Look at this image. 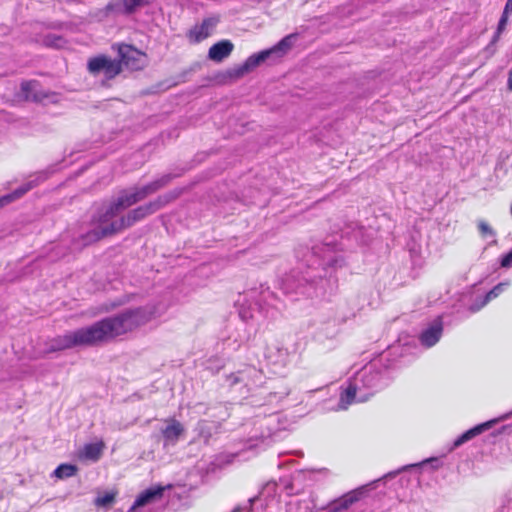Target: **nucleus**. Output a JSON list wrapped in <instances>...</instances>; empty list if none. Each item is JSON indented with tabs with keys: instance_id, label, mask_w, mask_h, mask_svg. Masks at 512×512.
Masks as SVG:
<instances>
[{
	"instance_id": "nucleus-32",
	"label": "nucleus",
	"mask_w": 512,
	"mask_h": 512,
	"mask_svg": "<svg viewBox=\"0 0 512 512\" xmlns=\"http://www.w3.org/2000/svg\"><path fill=\"white\" fill-rule=\"evenodd\" d=\"M152 0H127L129 4V9L132 14L135 13L138 9L145 7L150 4Z\"/></svg>"
},
{
	"instance_id": "nucleus-28",
	"label": "nucleus",
	"mask_w": 512,
	"mask_h": 512,
	"mask_svg": "<svg viewBox=\"0 0 512 512\" xmlns=\"http://www.w3.org/2000/svg\"><path fill=\"white\" fill-rule=\"evenodd\" d=\"M44 43L50 47L60 48L65 44V40L62 36L48 34L44 38Z\"/></svg>"
},
{
	"instance_id": "nucleus-8",
	"label": "nucleus",
	"mask_w": 512,
	"mask_h": 512,
	"mask_svg": "<svg viewBox=\"0 0 512 512\" xmlns=\"http://www.w3.org/2000/svg\"><path fill=\"white\" fill-rule=\"evenodd\" d=\"M87 68L93 75L103 73L108 80L113 79L121 73V63L105 55L90 58Z\"/></svg>"
},
{
	"instance_id": "nucleus-39",
	"label": "nucleus",
	"mask_w": 512,
	"mask_h": 512,
	"mask_svg": "<svg viewBox=\"0 0 512 512\" xmlns=\"http://www.w3.org/2000/svg\"><path fill=\"white\" fill-rule=\"evenodd\" d=\"M503 12L505 14H512V0H507Z\"/></svg>"
},
{
	"instance_id": "nucleus-34",
	"label": "nucleus",
	"mask_w": 512,
	"mask_h": 512,
	"mask_svg": "<svg viewBox=\"0 0 512 512\" xmlns=\"http://www.w3.org/2000/svg\"><path fill=\"white\" fill-rule=\"evenodd\" d=\"M272 422H274V421H273L272 419H269V420L267 421V423H266V428H267V430H268V433H267V434L262 433V434L260 435V438H261V440H262L263 442H264L265 440H267V439H271V440L273 441V440L278 436V435H277V431H276V430H272V429L270 428V424H271Z\"/></svg>"
},
{
	"instance_id": "nucleus-5",
	"label": "nucleus",
	"mask_w": 512,
	"mask_h": 512,
	"mask_svg": "<svg viewBox=\"0 0 512 512\" xmlns=\"http://www.w3.org/2000/svg\"><path fill=\"white\" fill-rule=\"evenodd\" d=\"M296 39L297 34H289L273 47L250 55L243 64L229 70V76L232 78H240L246 73L253 71L266 60L283 57L292 48Z\"/></svg>"
},
{
	"instance_id": "nucleus-15",
	"label": "nucleus",
	"mask_w": 512,
	"mask_h": 512,
	"mask_svg": "<svg viewBox=\"0 0 512 512\" xmlns=\"http://www.w3.org/2000/svg\"><path fill=\"white\" fill-rule=\"evenodd\" d=\"M496 422H497V420H489V421H486L484 423L478 424V425L474 426L473 428L467 430L466 432H464L463 434H461L460 436H458L454 440V442H453V444H452V446L450 448V451L460 447L464 443L472 440L476 436H478V435L482 434L483 432L489 430L490 428L493 427V425Z\"/></svg>"
},
{
	"instance_id": "nucleus-7",
	"label": "nucleus",
	"mask_w": 512,
	"mask_h": 512,
	"mask_svg": "<svg viewBox=\"0 0 512 512\" xmlns=\"http://www.w3.org/2000/svg\"><path fill=\"white\" fill-rule=\"evenodd\" d=\"M178 196L179 192L177 191L168 192L166 194L160 195L149 203L129 211L126 215L120 216L118 218V223L113 226V230H116L117 228L124 230L133 226L136 222L141 221L151 214H154L168 203L175 200Z\"/></svg>"
},
{
	"instance_id": "nucleus-20",
	"label": "nucleus",
	"mask_w": 512,
	"mask_h": 512,
	"mask_svg": "<svg viewBox=\"0 0 512 512\" xmlns=\"http://www.w3.org/2000/svg\"><path fill=\"white\" fill-rule=\"evenodd\" d=\"M37 184H38L37 179L30 180V181L24 183L23 185H21L20 187H18L17 189H15L13 192L3 195L0 198V209L2 207H4L5 205H8V204L12 203L13 201L23 197L28 191H30L35 186H37Z\"/></svg>"
},
{
	"instance_id": "nucleus-2",
	"label": "nucleus",
	"mask_w": 512,
	"mask_h": 512,
	"mask_svg": "<svg viewBox=\"0 0 512 512\" xmlns=\"http://www.w3.org/2000/svg\"><path fill=\"white\" fill-rule=\"evenodd\" d=\"M313 263L319 267L309 266L305 271L294 269L284 276L281 281V289L285 294L304 295L307 297L319 296L326 293V284L331 283L332 272L345 264L344 257L339 253L333 242H325L312 249Z\"/></svg>"
},
{
	"instance_id": "nucleus-9",
	"label": "nucleus",
	"mask_w": 512,
	"mask_h": 512,
	"mask_svg": "<svg viewBox=\"0 0 512 512\" xmlns=\"http://www.w3.org/2000/svg\"><path fill=\"white\" fill-rule=\"evenodd\" d=\"M121 66L131 70H141L146 66V55L131 45L122 44L118 49Z\"/></svg>"
},
{
	"instance_id": "nucleus-26",
	"label": "nucleus",
	"mask_w": 512,
	"mask_h": 512,
	"mask_svg": "<svg viewBox=\"0 0 512 512\" xmlns=\"http://www.w3.org/2000/svg\"><path fill=\"white\" fill-rule=\"evenodd\" d=\"M509 285V281L498 283L489 292L486 293V295L484 296V303H489L492 299L498 297L502 292H504L507 289Z\"/></svg>"
},
{
	"instance_id": "nucleus-41",
	"label": "nucleus",
	"mask_w": 512,
	"mask_h": 512,
	"mask_svg": "<svg viewBox=\"0 0 512 512\" xmlns=\"http://www.w3.org/2000/svg\"><path fill=\"white\" fill-rule=\"evenodd\" d=\"M241 511H242V508L237 507V508H235L234 510H232L231 512H241Z\"/></svg>"
},
{
	"instance_id": "nucleus-16",
	"label": "nucleus",
	"mask_w": 512,
	"mask_h": 512,
	"mask_svg": "<svg viewBox=\"0 0 512 512\" xmlns=\"http://www.w3.org/2000/svg\"><path fill=\"white\" fill-rule=\"evenodd\" d=\"M217 19L207 18L204 19L200 25L194 26L188 33L191 41L198 43L211 35L212 29L216 26Z\"/></svg>"
},
{
	"instance_id": "nucleus-42",
	"label": "nucleus",
	"mask_w": 512,
	"mask_h": 512,
	"mask_svg": "<svg viewBox=\"0 0 512 512\" xmlns=\"http://www.w3.org/2000/svg\"><path fill=\"white\" fill-rule=\"evenodd\" d=\"M243 380H244V379H243V377H237V378L235 379V382L243 381Z\"/></svg>"
},
{
	"instance_id": "nucleus-40",
	"label": "nucleus",
	"mask_w": 512,
	"mask_h": 512,
	"mask_svg": "<svg viewBox=\"0 0 512 512\" xmlns=\"http://www.w3.org/2000/svg\"><path fill=\"white\" fill-rule=\"evenodd\" d=\"M508 86L509 88L512 90V71L510 72L509 74V78H508Z\"/></svg>"
},
{
	"instance_id": "nucleus-43",
	"label": "nucleus",
	"mask_w": 512,
	"mask_h": 512,
	"mask_svg": "<svg viewBox=\"0 0 512 512\" xmlns=\"http://www.w3.org/2000/svg\"><path fill=\"white\" fill-rule=\"evenodd\" d=\"M399 471L389 473L387 476H395Z\"/></svg>"
},
{
	"instance_id": "nucleus-27",
	"label": "nucleus",
	"mask_w": 512,
	"mask_h": 512,
	"mask_svg": "<svg viewBox=\"0 0 512 512\" xmlns=\"http://www.w3.org/2000/svg\"><path fill=\"white\" fill-rule=\"evenodd\" d=\"M196 430L198 432V435L202 437L205 442H207L209 438L212 436L213 427L211 423H209L208 421L201 420L198 422Z\"/></svg>"
},
{
	"instance_id": "nucleus-36",
	"label": "nucleus",
	"mask_w": 512,
	"mask_h": 512,
	"mask_svg": "<svg viewBox=\"0 0 512 512\" xmlns=\"http://www.w3.org/2000/svg\"><path fill=\"white\" fill-rule=\"evenodd\" d=\"M290 394V391L288 389H284L280 392H274L270 394V397L278 398V400L281 402L285 397H287Z\"/></svg>"
},
{
	"instance_id": "nucleus-1",
	"label": "nucleus",
	"mask_w": 512,
	"mask_h": 512,
	"mask_svg": "<svg viewBox=\"0 0 512 512\" xmlns=\"http://www.w3.org/2000/svg\"><path fill=\"white\" fill-rule=\"evenodd\" d=\"M153 316L154 311L150 307L126 309L89 326L53 338L46 352L52 353L74 347H95L110 343L117 337L146 324Z\"/></svg>"
},
{
	"instance_id": "nucleus-10",
	"label": "nucleus",
	"mask_w": 512,
	"mask_h": 512,
	"mask_svg": "<svg viewBox=\"0 0 512 512\" xmlns=\"http://www.w3.org/2000/svg\"><path fill=\"white\" fill-rule=\"evenodd\" d=\"M21 91L26 100L39 103H56L58 95L54 92L44 90L37 81H26L21 84Z\"/></svg>"
},
{
	"instance_id": "nucleus-24",
	"label": "nucleus",
	"mask_w": 512,
	"mask_h": 512,
	"mask_svg": "<svg viewBox=\"0 0 512 512\" xmlns=\"http://www.w3.org/2000/svg\"><path fill=\"white\" fill-rule=\"evenodd\" d=\"M78 471L77 466L73 464H60L52 473V476L58 479H64L74 476Z\"/></svg>"
},
{
	"instance_id": "nucleus-37",
	"label": "nucleus",
	"mask_w": 512,
	"mask_h": 512,
	"mask_svg": "<svg viewBox=\"0 0 512 512\" xmlns=\"http://www.w3.org/2000/svg\"><path fill=\"white\" fill-rule=\"evenodd\" d=\"M487 303H484V297L480 300V301H476L475 303H473L471 306H470V311L471 312H477L479 311L480 309H482Z\"/></svg>"
},
{
	"instance_id": "nucleus-21",
	"label": "nucleus",
	"mask_w": 512,
	"mask_h": 512,
	"mask_svg": "<svg viewBox=\"0 0 512 512\" xmlns=\"http://www.w3.org/2000/svg\"><path fill=\"white\" fill-rule=\"evenodd\" d=\"M37 184H38L37 179L30 180V181L24 183L23 185H21L20 187H18L17 189H15L13 192L3 195L0 198V209L2 207H4L5 205H8V204L12 203L13 201L23 197L28 191H30L35 186H37Z\"/></svg>"
},
{
	"instance_id": "nucleus-38",
	"label": "nucleus",
	"mask_w": 512,
	"mask_h": 512,
	"mask_svg": "<svg viewBox=\"0 0 512 512\" xmlns=\"http://www.w3.org/2000/svg\"><path fill=\"white\" fill-rule=\"evenodd\" d=\"M119 1H120L122 10H123V15H131L132 12L129 9V4H128L127 0H119Z\"/></svg>"
},
{
	"instance_id": "nucleus-17",
	"label": "nucleus",
	"mask_w": 512,
	"mask_h": 512,
	"mask_svg": "<svg viewBox=\"0 0 512 512\" xmlns=\"http://www.w3.org/2000/svg\"><path fill=\"white\" fill-rule=\"evenodd\" d=\"M164 490L165 487L162 486L151 487L144 490L137 496L129 511L132 512L138 507H143L156 499L161 498Z\"/></svg>"
},
{
	"instance_id": "nucleus-29",
	"label": "nucleus",
	"mask_w": 512,
	"mask_h": 512,
	"mask_svg": "<svg viewBox=\"0 0 512 512\" xmlns=\"http://www.w3.org/2000/svg\"><path fill=\"white\" fill-rule=\"evenodd\" d=\"M114 500H115V493L108 492L102 496H98L95 499V504L99 507H106V506H109L110 504H112L114 502Z\"/></svg>"
},
{
	"instance_id": "nucleus-3",
	"label": "nucleus",
	"mask_w": 512,
	"mask_h": 512,
	"mask_svg": "<svg viewBox=\"0 0 512 512\" xmlns=\"http://www.w3.org/2000/svg\"><path fill=\"white\" fill-rule=\"evenodd\" d=\"M119 214L120 212L111 201L94 205L90 211L89 220L77 223L69 231L71 249L80 251L105 237L122 231L123 229L118 228L112 230L118 223Z\"/></svg>"
},
{
	"instance_id": "nucleus-14",
	"label": "nucleus",
	"mask_w": 512,
	"mask_h": 512,
	"mask_svg": "<svg viewBox=\"0 0 512 512\" xmlns=\"http://www.w3.org/2000/svg\"><path fill=\"white\" fill-rule=\"evenodd\" d=\"M365 492V486L348 492L330 504V512H340L348 509L351 505L359 501L364 496Z\"/></svg>"
},
{
	"instance_id": "nucleus-22",
	"label": "nucleus",
	"mask_w": 512,
	"mask_h": 512,
	"mask_svg": "<svg viewBox=\"0 0 512 512\" xmlns=\"http://www.w3.org/2000/svg\"><path fill=\"white\" fill-rule=\"evenodd\" d=\"M117 210L121 213L126 208L138 203V198L133 190H123L117 196V198L111 201Z\"/></svg>"
},
{
	"instance_id": "nucleus-13",
	"label": "nucleus",
	"mask_w": 512,
	"mask_h": 512,
	"mask_svg": "<svg viewBox=\"0 0 512 512\" xmlns=\"http://www.w3.org/2000/svg\"><path fill=\"white\" fill-rule=\"evenodd\" d=\"M174 177L175 176L172 174H164L161 177L155 179L154 181H152L142 187L133 188V190L138 198V201L140 202V201L144 200L149 195L154 194L161 188L167 186Z\"/></svg>"
},
{
	"instance_id": "nucleus-31",
	"label": "nucleus",
	"mask_w": 512,
	"mask_h": 512,
	"mask_svg": "<svg viewBox=\"0 0 512 512\" xmlns=\"http://www.w3.org/2000/svg\"><path fill=\"white\" fill-rule=\"evenodd\" d=\"M478 229H479L480 234L483 237H486V236L494 237L496 235L495 231L485 221H480L478 223Z\"/></svg>"
},
{
	"instance_id": "nucleus-4",
	"label": "nucleus",
	"mask_w": 512,
	"mask_h": 512,
	"mask_svg": "<svg viewBox=\"0 0 512 512\" xmlns=\"http://www.w3.org/2000/svg\"><path fill=\"white\" fill-rule=\"evenodd\" d=\"M249 297L252 303L248 307L242 305L239 310V316L243 321L254 319L255 313H259L265 318H275L283 307L281 299L264 284L251 289Z\"/></svg>"
},
{
	"instance_id": "nucleus-18",
	"label": "nucleus",
	"mask_w": 512,
	"mask_h": 512,
	"mask_svg": "<svg viewBox=\"0 0 512 512\" xmlns=\"http://www.w3.org/2000/svg\"><path fill=\"white\" fill-rule=\"evenodd\" d=\"M167 426L161 430L166 444L174 445L180 436L184 433V426L176 419L165 420Z\"/></svg>"
},
{
	"instance_id": "nucleus-6",
	"label": "nucleus",
	"mask_w": 512,
	"mask_h": 512,
	"mask_svg": "<svg viewBox=\"0 0 512 512\" xmlns=\"http://www.w3.org/2000/svg\"><path fill=\"white\" fill-rule=\"evenodd\" d=\"M352 380L359 386L362 392L367 393L368 400L377 391L388 385V369L371 363L359 370Z\"/></svg>"
},
{
	"instance_id": "nucleus-25",
	"label": "nucleus",
	"mask_w": 512,
	"mask_h": 512,
	"mask_svg": "<svg viewBox=\"0 0 512 512\" xmlns=\"http://www.w3.org/2000/svg\"><path fill=\"white\" fill-rule=\"evenodd\" d=\"M509 16H510V14H505L504 12L502 13L500 20L498 22V25H497V29L492 37L491 42L487 46V49L494 46L499 41L502 32L506 29Z\"/></svg>"
},
{
	"instance_id": "nucleus-35",
	"label": "nucleus",
	"mask_w": 512,
	"mask_h": 512,
	"mask_svg": "<svg viewBox=\"0 0 512 512\" xmlns=\"http://www.w3.org/2000/svg\"><path fill=\"white\" fill-rule=\"evenodd\" d=\"M501 266L504 268H509L512 266V250L503 256L501 260Z\"/></svg>"
},
{
	"instance_id": "nucleus-23",
	"label": "nucleus",
	"mask_w": 512,
	"mask_h": 512,
	"mask_svg": "<svg viewBox=\"0 0 512 512\" xmlns=\"http://www.w3.org/2000/svg\"><path fill=\"white\" fill-rule=\"evenodd\" d=\"M103 448L104 444L102 442L86 444L79 452V458L96 462L100 459Z\"/></svg>"
},
{
	"instance_id": "nucleus-12",
	"label": "nucleus",
	"mask_w": 512,
	"mask_h": 512,
	"mask_svg": "<svg viewBox=\"0 0 512 512\" xmlns=\"http://www.w3.org/2000/svg\"><path fill=\"white\" fill-rule=\"evenodd\" d=\"M442 333L443 321L442 317L438 316L421 332L419 335V341L422 346L430 348L440 340Z\"/></svg>"
},
{
	"instance_id": "nucleus-44",
	"label": "nucleus",
	"mask_w": 512,
	"mask_h": 512,
	"mask_svg": "<svg viewBox=\"0 0 512 512\" xmlns=\"http://www.w3.org/2000/svg\"><path fill=\"white\" fill-rule=\"evenodd\" d=\"M413 465H410V466H405L402 468V470H406L408 467H412Z\"/></svg>"
},
{
	"instance_id": "nucleus-11",
	"label": "nucleus",
	"mask_w": 512,
	"mask_h": 512,
	"mask_svg": "<svg viewBox=\"0 0 512 512\" xmlns=\"http://www.w3.org/2000/svg\"><path fill=\"white\" fill-rule=\"evenodd\" d=\"M367 401V393L362 392L359 386L351 379L347 387L341 392L338 410H346L353 403Z\"/></svg>"
},
{
	"instance_id": "nucleus-33",
	"label": "nucleus",
	"mask_w": 512,
	"mask_h": 512,
	"mask_svg": "<svg viewBox=\"0 0 512 512\" xmlns=\"http://www.w3.org/2000/svg\"><path fill=\"white\" fill-rule=\"evenodd\" d=\"M110 16V11L107 10V5L104 8L91 13V17L97 21H103Z\"/></svg>"
},
{
	"instance_id": "nucleus-30",
	"label": "nucleus",
	"mask_w": 512,
	"mask_h": 512,
	"mask_svg": "<svg viewBox=\"0 0 512 512\" xmlns=\"http://www.w3.org/2000/svg\"><path fill=\"white\" fill-rule=\"evenodd\" d=\"M107 10L110 11L111 16L123 15V10L119 0H111L108 2Z\"/></svg>"
},
{
	"instance_id": "nucleus-19",
	"label": "nucleus",
	"mask_w": 512,
	"mask_h": 512,
	"mask_svg": "<svg viewBox=\"0 0 512 512\" xmlns=\"http://www.w3.org/2000/svg\"><path fill=\"white\" fill-rule=\"evenodd\" d=\"M234 45L229 40H222L209 48L208 58L214 62H222L233 51Z\"/></svg>"
}]
</instances>
